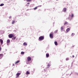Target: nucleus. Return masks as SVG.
<instances>
[{"label":"nucleus","instance_id":"obj_1","mask_svg":"<svg viewBox=\"0 0 78 78\" xmlns=\"http://www.w3.org/2000/svg\"><path fill=\"white\" fill-rule=\"evenodd\" d=\"M44 36H41L39 38V41H42L44 40Z\"/></svg>","mask_w":78,"mask_h":78},{"label":"nucleus","instance_id":"obj_2","mask_svg":"<svg viewBox=\"0 0 78 78\" xmlns=\"http://www.w3.org/2000/svg\"><path fill=\"white\" fill-rule=\"evenodd\" d=\"M53 32H51L50 34H49V36L50 37V38H51V39H52V38H53Z\"/></svg>","mask_w":78,"mask_h":78},{"label":"nucleus","instance_id":"obj_3","mask_svg":"<svg viewBox=\"0 0 78 78\" xmlns=\"http://www.w3.org/2000/svg\"><path fill=\"white\" fill-rule=\"evenodd\" d=\"M8 37L9 38H12L13 37H14V35H13L12 34H9L8 35Z\"/></svg>","mask_w":78,"mask_h":78},{"label":"nucleus","instance_id":"obj_4","mask_svg":"<svg viewBox=\"0 0 78 78\" xmlns=\"http://www.w3.org/2000/svg\"><path fill=\"white\" fill-rule=\"evenodd\" d=\"M27 62H30L31 60V58L30 57H28L27 58Z\"/></svg>","mask_w":78,"mask_h":78},{"label":"nucleus","instance_id":"obj_5","mask_svg":"<svg viewBox=\"0 0 78 78\" xmlns=\"http://www.w3.org/2000/svg\"><path fill=\"white\" fill-rule=\"evenodd\" d=\"M10 43V40L9 39L7 40V44L8 45H9Z\"/></svg>","mask_w":78,"mask_h":78},{"label":"nucleus","instance_id":"obj_6","mask_svg":"<svg viewBox=\"0 0 78 78\" xmlns=\"http://www.w3.org/2000/svg\"><path fill=\"white\" fill-rule=\"evenodd\" d=\"M3 56V54H0V59H2Z\"/></svg>","mask_w":78,"mask_h":78},{"label":"nucleus","instance_id":"obj_7","mask_svg":"<svg viewBox=\"0 0 78 78\" xmlns=\"http://www.w3.org/2000/svg\"><path fill=\"white\" fill-rule=\"evenodd\" d=\"M0 42L1 45H2V44H3V40H2V39H0Z\"/></svg>","mask_w":78,"mask_h":78},{"label":"nucleus","instance_id":"obj_8","mask_svg":"<svg viewBox=\"0 0 78 78\" xmlns=\"http://www.w3.org/2000/svg\"><path fill=\"white\" fill-rule=\"evenodd\" d=\"M66 9H67L66 8H64L63 9L62 11H63V12H66Z\"/></svg>","mask_w":78,"mask_h":78},{"label":"nucleus","instance_id":"obj_9","mask_svg":"<svg viewBox=\"0 0 78 78\" xmlns=\"http://www.w3.org/2000/svg\"><path fill=\"white\" fill-rule=\"evenodd\" d=\"M26 75H29V74H30V73L29 72L27 71L26 72Z\"/></svg>","mask_w":78,"mask_h":78},{"label":"nucleus","instance_id":"obj_10","mask_svg":"<svg viewBox=\"0 0 78 78\" xmlns=\"http://www.w3.org/2000/svg\"><path fill=\"white\" fill-rule=\"evenodd\" d=\"M70 30V28H68L66 30V33H68V32H69V30Z\"/></svg>","mask_w":78,"mask_h":78},{"label":"nucleus","instance_id":"obj_11","mask_svg":"<svg viewBox=\"0 0 78 78\" xmlns=\"http://www.w3.org/2000/svg\"><path fill=\"white\" fill-rule=\"evenodd\" d=\"M20 75V73H17V74H16L17 77H19V75Z\"/></svg>","mask_w":78,"mask_h":78},{"label":"nucleus","instance_id":"obj_12","mask_svg":"<svg viewBox=\"0 0 78 78\" xmlns=\"http://www.w3.org/2000/svg\"><path fill=\"white\" fill-rule=\"evenodd\" d=\"M23 45L24 46H27V44L26 43V42H24L23 44Z\"/></svg>","mask_w":78,"mask_h":78},{"label":"nucleus","instance_id":"obj_13","mask_svg":"<svg viewBox=\"0 0 78 78\" xmlns=\"http://www.w3.org/2000/svg\"><path fill=\"white\" fill-rule=\"evenodd\" d=\"M46 58H48V57H49V54H46Z\"/></svg>","mask_w":78,"mask_h":78},{"label":"nucleus","instance_id":"obj_14","mask_svg":"<svg viewBox=\"0 0 78 78\" xmlns=\"http://www.w3.org/2000/svg\"><path fill=\"white\" fill-rule=\"evenodd\" d=\"M16 23V21L14 20H13L12 22V24H14V23Z\"/></svg>","mask_w":78,"mask_h":78},{"label":"nucleus","instance_id":"obj_15","mask_svg":"<svg viewBox=\"0 0 78 78\" xmlns=\"http://www.w3.org/2000/svg\"><path fill=\"white\" fill-rule=\"evenodd\" d=\"M54 44H55V45H58V43H57V42L55 41L54 42Z\"/></svg>","mask_w":78,"mask_h":78},{"label":"nucleus","instance_id":"obj_16","mask_svg":"<svg viewBox=\"0 0 78 78\" xmlns=\"http://www.w3.org/2000/svg\"><path fill=\"white\" fill-rule=\"evenodd\" d=\"M61 30H64V26H62L61 27Z\"/></svg>","mask_w":78,"mask_h":78},{"label":"nucleus","instance_id":"obj_17","mask_svg":"<svg viewBox=\"0 0 78 78\" xmlns=\"http://www.w3.org/2000/svg\"><path fill=\"white\" fill-rule=\"evenodd\" d=\"M20 62V60H18V61L16 62H15V64H17V63H19Z\"/></svg>","mask_w":78,"mask_h":78},{"label":"nucleus","instance_id":"obj_18","mask_svg":"<svg viewBox=\"0 0 78 78\" xmlns=\"http://www.w3.org/2000/svg\"><path fill=\"white\" fill-rule=\"evenodd\" d=\"M68 23V22H67V21H66L64 23V25H66V24H67Z\"/></svg>","mask_w":78,"mask_h":78},{"label":"nucleus","instance_id":"obj_19","mask_svg":"<svg viewBox=\"0 0 78 78\" xmlns=\"http://www.w3.org/2000/svg\"><path fill=\"white\" fill-rule=\"evenodd\" d=\"M37 8H38V7H36L34 8V10H36V9H37Z\"/></svg>","mask_w":78,"mask_h":78},{"label":"nucleus","instance_id":"obj_20","mask_svg":"<svg viewBox=\"0 0 78 78\" xmlns=\"http://www.w3.org/2000/svg\"><path fill=\"white\" fill-rule=\"evenodd\" d=\"M24 1H25L26 0H24ZM27 2H31V0H26Z\"/></svg>","mask_w":78,"mask_h":78},{"label":"nucleus","instance_id":"obj_21","mask_svg":"<svg viewBox=\"0 0 78 78\" xmlns=\"http://www.w3.org/2000/svg\"><path fill=\"white\" fill-rule=\"evenodd\" d=\"M3 5H4V4L2 3L0 4V6H3Z\"/></svg>","mask_w":78,"mask_h":78},{"label":"nucleus","instance_id":"obj_22","mask_svg":"<svg viewBox=\"0 0 78 78\" xmlns=\"http://www.w3.org/2000/svg\"><path fill=\"white\" fill-rule=\"evenodd\" d=\"M11 16H10L9 17V19H10V20H11Z\"/></svg>","mask_w":78,"mask_h":78},{"label":"nucleus","instance_id":"obj_23","mask_svg":"<svg viewBox=\"0 0 78 78\" xmlns=\"http://www.w3.org/2000/svg\"><path fill=\"white\" fill-rule=\"evenodd\" d=\"M16 37H13L12 38V39H13V40H15V39H16Z\"/></svg>","mask_w":78,"mask_h":78},{"label":"nucleus","instance_id":"obj_24","mask_svg":"<svg viewBox=\"0 0 78 78\" xmlns=\"http://www.w3.org/2000/svg\"><path fill=\"white\" fill-rule=\"evenodd\" d=\"M24 52L22 51L21 52V55H23L24 54Z\"/></svg>","mask_w":78,"mask_h":78},{"label":"nucleus","instance_id":"obj_25","mask_svg":"<svg viewBox=\"0 0 78 78\" xmlns=\"http://www.w3.org/2000/svg\"><path fill=\"white\" fill-rule=\"evenodd\" d=\"M58 32V30H55V32H54V33H57Z\"/></svg>","mask_w":78,"mask_h":78},{"label":"nucleus","instance_id":"obj_26","mask_svg":"<svg viewBox=\"0 0 78 78\" xmlns=\"http://www.w3.org/2000/svg\"><path fill=\"white\" fill-rule=\"evenodd\" d=\"M66 61H68V60H69V58H66Z\"/></svg>","mask_w":78,"mask_h":78},{"label":"nucleus","instance_id":"obj_27","mask_svg":"<svg viewBox=\"0 0 78 78\" xmlns=\"http://www.w3.org/2000/svg\"><path fill=\"white\" fill-rule=\"evenodd\" d=\"M48 67H50V64H48V66H47Z\"/></svg>","mask_w":78,"mask_h":78},{"label":"nucleus","instance_id":"obj_28","mask_svg":"<svg viewBox=\"0 0 78 78\" xmlns=\"http://www.w3.org/2000/svg\"><path fill=\"white\" fill-rule=\"evenodd\" d=\"M71 17H73V14H72Z\"/></svg>","mask_w":78,"mask_h":78},{"label":"nucleus","instance_id":"obj_29","mask_svg":"<svg viewBox=\"0 0 78 78\" xmlns=\"http://www.w3.org/2000/svg\"><path fill=\"white\" fill-rule=\"evenodd\" d=\"M2 50V48L0 47V51H1V50Z\"/></svg>","mask_w":78,"mask_h":78},{"label":"nucleus","instance_id":"obj_30","mask_svg":"<svg viewBox=\"0 0 78 78\" xmlns=\"http://www.w3.org/2000/svg\"><path fill=\"white\" fill-rule=\"evenodd\" d=\"M72 57H73V58H75V56H74V55H73L72 56Z\"/></svg>","mask_w":78,"mask_h":78},{"label":"nucleus","instance_id":"obj_31","mask_svg":"<svg viewBox=\"0 0 78 78\" xmlns=\"http://www.w3.org/2000/svg\"><path fill=\"white\" fill-rule=\"evenodd\" d=\"M27 5H30V3H27Z\"/></svg>","mask_w":78,"mask_h":78},{"label":"nucleus","instance_id":"obj_32","mask_svg":"<svg viewBox=\"0 0 78 78\" xmlns=\"http://www.w3.org/2000/svg\"><path fill=\"white\" fill-rule=\"evenodd\" d=\"M13 66H14V64H13Z\"/></svg>","mask_w":78,"mask_h":78},{"label":"nucleus","instance_id":"obj_33","mask_svg":"<svg viewBox=\"0 0 78 78\" xmlns=\"http://www.w3.org/2000/svg\"><path fill=\"white\" fill-rule=\"evenodd\" d=\"M73 34L72 33V36L73 35Z\"/></svg>","mask_w":78,"mask_h":78},{"label":"nucleus","instance_id":"obj_34","mask_svg":"<svg viewBox=\"0 0 78 78\" xmlns=\"http://www.w3.org/2000/svg\"><path fill=\"white\" fill-rule=\"evenodd\" d=\"M57 1H58V0H56Z\"/></svg>","mask_w":78,"mask_h":78},{"label":"nucleus","instance_id":"obj_35","mask_svg":"<svg viewBox=\"0 0 78 78\" xmlns=\"http://www.w3.org/2000/svg\"><path fill=\"white\" fill-rule=\"evenodd\" d=\"M48 68H49V67H48Z\"/></svg>","mask_w":78,"mask_h":78}]
</instances>
